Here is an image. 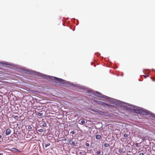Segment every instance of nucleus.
I'll return each instance as SVG.
<instances>
[{
	"instance_id": "nucleus-25",
	"label": "nucleus",
	"mask_w": 155,
	"mask_h": 155,
	"mask_svg": "<svg viewBox=\"0 0 155 155\" xmlns=\"http://www.w3.org/2000/svg\"><path fill=\"white\" fill-rule=\"evenodd\" d=\"M97 94H100V93H99V92H97Z\"/></svg>"
},
{
	"instance_id": "nucleus-17",
	"label": "nucleus",
	"mask_w": 155,
	"mask_h": 155,
	"mask_svg": "<svg viewBox=\"0 0 155 155\" xmlns=\"http://www.w3.org/2000/svg\"><path fill=\"white\" fill-rule=\"evenodd\" d=\"M123 150L122 149H119V152H120V153H122V152H123Z\"/></svg>"
},
{
	"instance_id": "nucleus-26",
	"label": "nucleus",
	"mask_w": 155,
	"mask_h": 155,
	"mask_svg": "<svg viewBox=\"0 0 155 155\" xmlns=\"http://www.w3.org/2000/svg\"><path fill=\"white\" fill-rule=\"evenodd\" d=\"M0 155H1V153H0Z\"/></svg>"
},
{
	"instance_id": "nucleus-18",
	"label": "nucleus",
	"mask_w": 155,
	"mask_h": 155,
	"mask_svg": "<svg viewBox=\"0 0 155 155\" xmlns=\"http://www.w3.org/2000/svg\"><path fill=\"white\" fill-rule=\"evenodd\" d=\"M75 134L74 131H72L71 132H70V134Z\"/></svg>"
},
{
	"instance_id": "nucleus-2",
	"label": "nucleus",
	"mask_w": 155,
	"mask_h": 155,
	"mask_svg": "<svg viewBox=\"0 0 155 155\" xmlns=\"http://www.w3.org/2000/svg\"><path fill=\"white\" fill-rule=\"evenodd\" d=\"M96 102L97 104L100 105H101L104 106H107L108 107H110L111 106V105L108 104L106 103H104L102 101H96Z\"/></svg>"
},
{
	"instance_id": "nucleus-21",
	"label": "nucleus",
	"mask_w": 155,
	"mask_h": 155,
	"mask_svg": "<svg viewBox=\"0 0 155 155\" xmlns=\"http://www.w3.org/2000/svg\"><path fill=\"white\" fill-rule=\"evenodd\" d=\"M97 153L98 154H100L101 153V152L100 151H98L97 152Z\"/></svg>"
},
{
	"instance_id": "nucleus-3",
	"label": "nucleus",
	"mask_w": 155,
	"mask_h": 155,
	"mask_svg": "<svg viewBox=\"0 0 155 155\" xmlns=\"http://www.w3.org/2000/svg\"><path fill=\"white\" fill-rule=\"evenodd\" d=\"M53 78H54V80H55L57 81L58 82H63L64 81V80H63V79H62L61 78H60L55 77H53Z\"/></svg>"
},
{
	"instance_id": "nucleus-15",
	"label": "nucleus",
	"mask_w": 155,
	"mask_h": 155,
	"mask_svg": "<svg viewBox=\"0 0 155 155\" xmlns=\"http://www.w3.org/2000/svg\"><path fill=\"white\" fill-rule=\"evenodd\" d=\"M38 131L42 133L43 131V130L42 129H40L38 130Z\"/></svg>"
},
{
	"instance_id": "nucleus-11",
	"label": "nucleus",
	"mask_w": 155,
	"mask_h": 155,
	"mask_svg": "<svg viewBox=\"0 0 155 155\" xmlns=\"http://www.w3.org/2000/svg\"><path fill=\"white\" fill-rule=\"evenodd\" d=\"M28 128L29 130H31L32 129V127L31 126H28Z\"/></svg>"
},
{
	"instance_id": "nucleus-8",
	"label": "nucleus",
	"mask_w": 155,
	"mask_h": 155,
	"mask_svg": "<svg viewBox=\"0 0 155 155\" xmlns=\"http://www.w3.org/2000/svg\"><path fill=\"white\" fill-rule=\"evenodd\" d=\"M104 146L106 147H108L109 146V144L108 143H105L104 144Z\"/></svg>"
},
{
	"instance_id": "nucleus-22",
	"label": "nucleus",
	"mask_w": 155,
	"mask_h": 155,
	"mask_svg": "<svg viewBox=\"0 0 155 155\" xmlns=\"http://www.w3.org/2000/svg\"><path fill=\"white\" fill-rule=\"evenodd\" d=\"M139 155H144V154L142 153H140Z\"/></svg>"
},
{
	"instance_id": "nucleus-12",
	"label": "nucleus",
	"mask_w": 155,
	"mask_h": 155,
	"mask_svg": "<svg viewBox=\"0 0 155 155\" xmlns=\"http://www.w3.org/2000/svg\"><path fill=\"white\" fill-rule=\"evenodd\" d=\"M50 144L49 143L46 144L45 145V147L46 148L47 147H48L50 145Z\"/></svg>"
},
{
	"instance_id": "nucleus-6",
	"label": "nucleus",
	"mask_w": 155,
	"mask_h": 155,
	"mask_svg": "<svg viewBox=\"0 0 155 155\" xmlns=\"http://www.w3.org/2000/svg\"><path fill=\"white\" fill-rule=\"evenodd\" d=\"M69 144L72 146H74L75 144V142L72 140H70L69 141Z\"/></svg>"
},
{
	"instance_id": "nucleus-23",
	"label": "nucleus",
	"mask_w": 155,
	"mask_h": 155,
	"mask_svg": "<svg viewBox=\"0 0 155 155\" xmlns=\"http://www.w3.org/2000/svg\"><path fill=\"white\" fill-rule=\"evenodd\" d=\"M149 76L148 75H147V76H144V77H145V78H146L147 77H148Z\"/></svg>"
},
{
	"instance_id": "nucleus-4",
	"label": "nucleus",
	"mask_w": 155,
	"mask_h": 155,
	"mask_svg": "<svg viewBox=\"0 0 155 155\" xmlns=\"http://www.w3.org/2000/svg\"><path fill=\"white\" fill-rule=\"evenodd\" d=\"M11 129L9 128H8L6 130L5 134L7 135H8L11 134Z\"/></svg>"
},
{
	"instance_id": "nucleus-13",
	"label": "nucleus",
	"mask_w": 155,
	"mask_h": 155,
	"mask_svg": "<svg viewBox=\"0 0 155 155\" xmlns=\"http://www.w3.org/2000/svg\"><path fill=\"white\" fill-rule=\"evenodd\" d=\"M124 136L125 137H128V135L127 134H124Z\"/></svg>"
},
{
	"instance_id": "nucleus-20",
	"label": "nucleus",
	"mask_w": 155,
	"mask_h": 155,
	"mask_svg": "<svg viewBox=\"0 0 155 155\" xmlns=\"http://www.w3.org/2000/svg\"><path fill=\"white\" fill-rule=\"evenodd\" d=\"M86 146L87 147H89V143H86Z\"/></svg>"
},
{
	"instance_id": "nucleus-1",
	"label": "nucleus",
	"mask_w": 155,
	"mask_h": 155,
	"mask_svg": "<svg viewBox=\"0 0 155 155\" xmlns=\"http://www.w3.org/2000/svg\"><path fill=\"white\" fill-rule=\"evenodd\" d=\"M134 112L136 113L143 115L146 114V112L145 111L141 109H134Z\"/></svg>"
},
{
	"instance_id": "nucleus-7",
	"label": "nucleus",
	"mask_w": 155,
	"mask_h": 155,
	"mask_svg": "<svg viewBox=\"0 0 155 155\" xmlns=\"http://www.w3.org/2000/svg\"><path fill=\"white\" fill-rule=\"evenodd\" d=\"M101 136L100 135H97L96 136V138L97 140L101 139Z\"/></svg>"
},
{
	"instance_id": "nucleus-19",
	"label": "nucleus",
	"mask_w": 155,
	"mask_h": 155,
	"mask_svg": "<svg viewBox=\"0 0 155 155\" xmlns=\"http://www.w3.org/2000/svg\"><path fill=\"white\" fill-rule=\"evenodd\" d=\"M135 146H136V147H138L139 146V144L138 143H136L135 144Z\"/></svg>"
},
{
	"instance_id": "nucleus-10",
	"label": "nucleus",
	"mask_w": 155,
	"mask_h": 155,
	"mask_svg": "<svg viewBox=\"0 0 155 155\" xmlns=\"http://www.w3.org/2000/svg\"><path fill=\"white\" fill-rule=\"evenodd\" d=\"M38 115L39 116L42 117L43 115V114L42 113H38Z\"/></svg>"
},
{
	"instance_id": "nucleus-14",
	"label": "nucleus",
	"mask_w": 155,
	"mask_h": 155,
	"mask_svg": "<svg viewBox=\"0 0 155 155\" xmlns=\"http://www.w3.org/2000/svg\"><path fill=\"white\" fill-rule=\"evenodd\" d=\"M146 139H147V138H146V137H143V136L142 137V140H146Z\"/></svg>"
},
{
	"instance_id": "nucleus-16",
	"label": "nucleus",
	"mask_w": 155,
	"mask_h": 155,
	"mask_svg": "<svg viewBox=\"0 0 155 155\" xmlns=\"http://www.w3.org/2000/svg\"><path fill=\"white\" fill-rule=\"evenodd\" d=\"M46 126V124L45 123H44L42 124V126L45 127Z\"/></svg>"
},
{
	"instance_id": "nucleus-24",
	"label": "nucleus",
	"mask_w": 155,
	"mask_h": 155,
	"mask_svg": "<svg viewBox=\"0 0 155 155\" xmlns=\"http://www.w3.org/2000/svg\"><path fill=\"white\" fill-rule=\"evenodd\" d=\"M2 137V136L1 135H0V139H1Z\"/></svg>"
},
{
	"instance_id": "nucleus-9",
	"label": "nucleus",
	"mask_w": 155,
	"mask_h": 155,
	"mask_svg": "<svg viewBox=\"0 0 155 155\" xmlns=\"http://www.w3.org/2000/svg\"><path fill=\"white\" fill-rule=\"evenodd\" d=\"M12 117H13L15 119L18 120V117L17 116H15L14 117L13 116Z\"/></svg>"
},
{
	"instance_id": "nucleus-5",
	"label": "nucleus",
	"mask_w": 155,
	"mask_h": 155,
	"mask_svg": "<svg viewBox=\"0 0 155 155\" xmlns=\"http://www.w3.org/2000/svg\"><path fill=\"white\" fill-rule=\"evenodd\" d=\"M79 122H80V124L82 125H83L85 123V121L84 119L82 120H80Z\"/></svg>"
}]
</instances>
